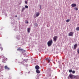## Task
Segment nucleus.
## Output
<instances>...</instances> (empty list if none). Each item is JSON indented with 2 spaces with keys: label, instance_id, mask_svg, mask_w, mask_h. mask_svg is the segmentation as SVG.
I'll return each mask as SVG.
<instances>
[{
  "label": "nucleus",
  "instance_id": "obj_1",
  "mask_svg": "<svg viewBox=\"0 0 79 79\" xmlns=\"http://www.w3.org/2000/svg\"><path fill=\"white\" fill-rule=\"evenodd\" d=\"M53 44V41L52 40L49 41L48 43L47 44L48 47H50Z\"/></svg>",
  "mask_w": 79,
  "mask_h": 79
},
{
  "label": "nucleus",
  "instance_id": "obj_2",
  "mask_svg": "<svg viewBox=\"0 0 79 79\" xmlns=\"http://www.w3.org/2000/svg\"><path fill=\"white\" fill-rule=\"evenodd\" d=\"M75 76L74 75L71 74H70L69 75V77L71 79H74V77Z\"/></svg>",
  "mask_w": 79,
  "mask_h": 79
},
{
  "label": "nucleus",
  "instance_id": "obj_3",
  "mask_svg": "<svg viewBox=\"0 0 79 79\" xmlns=\"http://www.w3.org/2000/svg\"><path fill=\"white\" fill-rule=\"evenodd\" d=\"M57 38L58 37H57V36H55L53 37V39L55 42H56V40H57Z\"/></svg>",
  "mask_w": 79,
  "mask_h": 79
},
{
  "label": "nucleus",
  "instance_id": "obj_4",
  "mask_svg": "<svg viewBox=\"0 0 79 79\" xmlns=\"http://www.w3.org/2000/svg\"><path fill=\"white\" fill-rule=\"evenodd\" d=\"M20 52L22 53H25L26 52V51L24 50L23 49H20Z\"/></svg>",
  "mask_w": 79,
  "mask_h": 79
},
{
  "label": "nucleus",
  "instance_id": "obj_5",
  "mask_svg": "<svg viewBox=\"0 0 79 79\" xmlns=\"http://www.w3.org/2000/svg\"><path fill=\"white\" fill-rule=\"evenodd\" d=\"M73 34H74V32H70L69 34V36H73Z\"/></svg>",
  "mask_w": 79,
  "mask_h": 79
},
{
  "label": "nucleus",
  "instance_id": "obj_6",
  "mask_svg": "<svg viewBox=\"0 0 79 79\" xmlns=\"http://www.w3.org/2000/svg\"><path fill=\"white\" fill-rule=\"evenodd\" d=\"M35 69L36 70H39L40 69V67L38 65H36L35 66Z\"/></svg>",
  "mask_w": 79,
  "mask_h": 79
},
{
  "label": "nucleus",
  "instance_id": "obj_7",
  "mask_svg": "<svg viewBox=\"0 0 79 79\" xmlns=\"http://www.w3.org/2000/svg\"><path fill=\"white\" fill-rule=\"evenodd\" d=\"M46 61H48V63H50V58H47L46 59Z\"/></svg>",
  "mask_w": 79,
  "mask_h": 79
},
{
  "label": "nucleus",
  "instance_id": "obj_8",
  "mask_svg": "<svg viewBox=\"0 0 79 79\" xmlns=\"http://www.w3.org/2000/svg\"><path fill=\"white\" fill-rule=\"evenodd\" d=\"M76 6H77V5H76V4L73 3L71 5L72 7H75Z\"/></svg>",
  "mask_w": 79,
  "mask_h": 79
},
{
  "label": "nucleus",
  "instance_id": "obj_9",
  "mask_svg": "<svg viewBox=\"0 0 79 79\" xmlns=\"http://www.w3.org/2000/svg\"><path fill=\"white\" fill-rule=\"evenodd\" d=\"M5 69H7V70H10V68L8 67L7 66H5L4 67Z\"/></svg>",
  "mask_w": 79,
  "mask_h": 79
},
{
  "label": "nucleus",
  "instance_id": "obj_10",
  "mask_svg": "<svg viewBox=\"0 0 79 79\" xmlns=\"http://www.w3.org/2000/svg\"><path fill=\"white\" fill-rule=\"evenodd\" d=\"M75 79H79V77L78 75L75 76L74 78Z\"/></svg>",
  "mask_w": 79,
  "mask_h": 79
},
{
  "label": "nucleus",
  "instance_id": "obj_11",
  "mask_svg": "<svg viewBox=\"0 0 79 79\" xmlns=\"http://www.w3.org/2000/svg\"><path fill=\"white\" fill-rule=\"evenodd\" d=\"M77 47V44H76L74 45V49H76Z\"/></svg>",
  "mask_w": 79,
  "mask_h": 79
},
{
  "label": "nucleus",
  "instance_id": "obj_12",
  "mask_svg": "<svg viewBox=\"0 0 79 79\" xmlns=\"http://www.w3.org/2000/svg\"><path fill=\"white\" fill-rule=\"evenodd\" d=\"M27 31L28 32V33H29V32H30V31H31V28H28L27 29Z\"/></svg>",
  "mask_w": 79,
  "mask_h": 79
},
{
  "label": "nucleus",
  "instance_id": "obj_13",
  "mask_svg": "<svg viewBox=\"0 0 79 79\" xmlns=\"http://www.w3.org/2000/svg\"><path fill=\"white\" fill-rule=\"evenodd\" d=\"M36 72L37 73H38V74H39V73H40V72L39 70H36Z\"/></svg>",
  "mask_w": 79,
  "mask_h": 79
},
{
  "label": "nucleus",
  "instance_id": "obj_14",
  "mask_svg": "<svg viewBox=\"0 0 79 79\" xmlns=\"http://www.w3.org/2000/svg\"><path fill=\"white\" fill-rule=\"evenodd\" d=\"M40 15V14L38 12L37 13L36 15V17H38V16H39V15Z\"/></svg>",
  "mask_w": 79,
  "mask_h": 79
},
{
  "label": "nucleus",
  "instance_id": "obj_15",
  "mask_svg": "<svg viewBox=\"0 0 79 79\" xmlns=\"http://www.w3.org/2000/svg\"><path fill=\"white\" fill-rule=\"evenodd\" d=\"M25 9H26L25 7L23 8L22 10V12H23V11H24V10H25Z\"/></svg>",
  "mask_w": 79,
  "mask_h": 79
},
{
  "label": "nucleus",
  "instance_id": "obj_16",
  "mask_svg": "<svg viewBox=\"0 0 79 79\" xmlns=\"http://www.w3.org/2000/svg\"><path fill=\"white\" fill-rule=\"evenodd\" d=\"M70 21V20L69 19H68L66 21V22H67V23H68V22H69Z\"/></svg>",
  "mask_w": 79,
  "mask_h": 79
},
{
  "label": "nucleus",
  "instance_id": "obj_17",
  "mask_svg": "<svg viewBox=\"0 0 79 79\" xmlns=\"http://www.w3.org/2000/svg\"><path fill=\"white\" fill-rule=\"evenodd\" d=\"M76 29L77 31H79V27H77Z\"/></svg>",
  "mask_w": 79,
  "mask_h": 79
},
{
  "label": "nucleus",
  "instance_id": "obj_18",
  "mask_svg": "<svg viewBox=\"0 0 79 79\" xmlns=\"http://www.w3.org/2000/svg\"><path fill=\"white\" fill-rule=\"evenodd\" d=\"M25 7L26 8H28V6L27 5L25 6Z\"/></svg>",
  "mask_w": 79,
  "mask_h": 79
},
{
  "label": "nucleus",
  "instance_id": "obj_19",
  "mask_svg": "<svg viewBox=\"0 0 79 79\" xmlns=\"http://www.w3.org/2000/svg\"><path fill=\"white\" fill-rule=\"evenodd\" d=\"M69 73H71V72H72V71H73V70H69Z\"/></svg>",
  "mask_w": 79,
  "mask_h": 79
},
{
  "label": "nucleus",
  "instance_id": "obj_20",
  "mask_svg": "<svg viewBox=\"0 0 79 79\" xmlns=\"http://www.w3.org/2000/svg\"><path fill=\"white\" fill-rule=\"evenodd\" d=\"M75 73V71H72V73L73 74H74V73Z\"/></svg>",
  "mask_w": 79,
  "mask_h": 79
},
{
  "label": "nucleus",
  "instance_id": "obj_21",
  "mask_svg": "<svg viewBox=\"0 0 79 79\" xmlns=\"http://www.w3.org/2000/svg\"><path fill=\"white\" fill-rule=\"evenodd\" d=\"M25 2L26 4H27V2L26 1H25Z\"/></svg>",
  "mask_w": 79,
  "mask_h": 79
},
{
  "label": "nucleus",
  "instance_id": "obj_22",
  "mask_svg": "<svg viewBox=\"0 0 79 79\" xmlns=\"http://www.w3.org/2000/svg\"><path fill=\"white\" fill-rule=\"evenodd\" d=\"M75 10H76V11H77V10H78L77 8H75Z\"/></svg>",
  "mask_w": 79,
  "mask_h": 79
},
{
  "label": "nucleus",
  "instance_id": "obj_23",
  "mask_svg": "<svg viewBox=\"0 0 79 79\" xmlns=\"http://www.w3.org/2000/svg\"><path fill=\"white\" fill-rule=\"evenodd\" d=\"M77 52L79 54V48L78 49V50L77 51Z\"/></svg>",
  "mask_w": 79,
  "mask_h": 79
},
{
  "label": "nucleus",
  "instance_id": "obj_24",
  "mask_svg": "<svg viewBox=\"0 0 79 79\" xmlns=\"http://www.w3.org/2000/svg\"><path fill=\"white\" fill-rule=\"evenodd\" d=\"M1 51H2L3 50V48H0Z\"/></svg>",
  "mask_w": 79,
  "mask_h": 79
},
{
  "label": "nucleus",
  "instance_id": "obj_25",
  "mask_svg": "<svg viewBox=\"0 0 79 79\" xmlns=\"http://www.w3.org/2000/svg\"><path fill=\"white\" fill-rule=\"evenodd\" d=\"M17 50L18 51H19V50H20V48H18L17 49Z\"/></svg>",
  "mask_w": 79,
  "mask_h": 79
},
{
  "label": "nucleus",
  "instance_id": "obj_26",
  "mask_svg": "<svg viewBox=\"0 0 79 79\" xmlns=\"http://www.w3.org/2000/svg\"><path fill=\"white\" fill-rule=\"evenodd\" d=\"M27 24H28V23H29V22H28V21L27 22Z\"/></svg>",
  "mask_w": 79,
  "mask_h": 79
},
{
  "label": "nucleus",
  "instance_id": "obj_27",
  "mask_svg": "<svg viewBox=\"0 0 79 79\" xmlns=\"http://www.w3.org/2000/svg\"><path fill=\"white\" fill-rule=\"evenodd\" d=\"M15 17H17V15H16V16H15Z\"/></svg>",
  "mask_w": 79,
  "mask_h": 79
},
{
  "label": "nucleus",
  "instance_id": "obj_28",
  "mask_svg": "<svg viewBox=\"0 0 79 79\" xmlns=\"http://www.w3.org/2000/svg\"><path fill=\"white\" fill-rule=\"evenodd\" d=\"M40 8L41 9V7H40Z\"/></svg>",
  "mask_w": 79,
  "mask_h": 79
}]
</instances>
